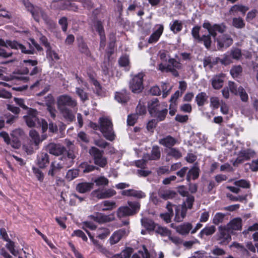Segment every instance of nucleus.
Wrapping results in <instances>:
<instances>
[{"label": "nucleus", "instance_id": "31", "mask_svg": "<svg viewBox=\"0 0 258 258\" xmlns=\"http://www.w3.org/2000/svg\"><path fill=\"white\" fill-rule=\"evenodd\" d=\"M62 168V167L58 161L52 162L50 166V169L48 172V174L53 177Z\"/></svg>", "mask_w": 258, "mask_h": 258}, {"label": "nucleus", "instance_id": "29", "mask_svg": "<svg viewBox=\"0 0 258 258\" xmlns=\"http://www.w3.org/2000/svg\"><path fill=\"white\" fill-rule=\"evenodd\" d=\"M126 231L124 229H120L115 232L110 238V242L111 244L117 243L125 235Z\"/></svg>", "mask_w": 258, "mask_h": 258}, {"label": "nucleus", "instance_id": "23", "mask_svg": "<svg viewBox=\"0 0 258 258\" xmlns=\"http://www.w3.org/2000/svg\"><path fill=\"white\" fill-rule=\"evenodd\" d=\"M77 41L79 51L87 56H90L91 55V52L83 37H80L78 38Z\"/></svg>", "mask_w": 258, "mask_h": 258}, {"label": "nucleus", "instance_id": "55", "mask_svg": "<svg viewBox=\"0 0 258 258\" xmlns=\"http://www.w3.org/2000/svg\"><path fill=\"white\" fill-rule=\"evenodd\" d=\"M212 57L208 56L204 58L203 60V66L205 68L211 69L215 64L214 61H212Z\"/></svg>", "mask_w": 258, "mask_h": 258}, {"label": "nucleus", "instance_id": "19", "mask_svg": "<svg viewBox=\"0 0 258 258\" xmlns=\"http://www.w3.org/2000/svg\"><path fill=\"white\" fill-rule=\"evenodd\" d=\"M242 226V219L237 217L230 220L225 227L232 233L234 231L241 230Z\"/></svg>", "mask_w": 258, "mask_h": 258}, {"label": "nucleus", "instance_id": "62", "mask_svg": "<svg viewBox=\"0 0 258 258\" xmlns=\"http://www.w3.org/2000/svg\"><path fill=\"white\" fill-rule=\"evenodd\" d=\"M58 24L61 26L62 30L66 32L68 29V19L66 17L61 18L58 21Z\"/></svg>", "mask_w": 258, "mask_h": 258}, {"label": "nucleus", "instance_id": "33", "mask_svg": "<svg viewBox=\"0 0 258 258\" xmlns=\"http://www.w3.org/2000/svg\"><path fill=\"white\" fill-rule=\"evenodd\" d=\"M163 31V26L162 25H159L158 28L149 37L148 42L149 43H153L157 42L160 36L162 35Z\"/></svg>", "mask_w": 258, "mask_h": 258}, {"label": "nucleus", "instance_id": "45", "mask_svg": "<svg viewBox=\"0 0 258 258\" xmlns=\"http://www.w3.org/2000/svg\"><path fill=\"white\" fill-rule=\"evenodd\" d=\"M154 231L156 233L161 235L162 236H169V235H171V232L169 229L158 224Z\"/></svg>", "mask_w": 258, "mask_h": 258}, {"label": "nucleus", "instance_id": "38", "mask_svg": "<svg viewBox=\"0 0 258 258\" xmlns=\"http://www.w3.org/2000/svg\"><path fill=\"white\" fill-rule=\"evenodd\" d=\"M199 168L196 166L191 168L187 173V181L189 182L191 178L194 180L197 179L199 176Z\"/></svg>", "mask_w": 258, "mask_h": 258}, {"label": "nucleus", "instance_id": "32", "mask_svg": "<svg viewBox=\"0 0 258 258\" xmlns=\"http://www.w3.org/2000/svg\"><path fill=\"white\" fill-rule=\"evenodd\" d=\"M176 195V192L171 189L161 190L159 191V197L165 200L173 199Z\"/></svg>", "mask_w": 258, "mask_h": 258}, {"label": "nucleus", "instance_id": "26", "mask_svg": "<svg viewBox=\"0 0 258 258\" xmlns=\"http://www.w3.org/2000/svg\"><path fill=\"white\" fill-rule=\"evenodd\" d=\"M114 98L118 102L121 104H125L130 99L128 94L125 90H122L120 92H116Z\"/></svg>", "mask_w": 258, "mask_h": 258}, {"label": "nucleus", "instance_id": "25", "mask_svg": "<svg viewBox=\"0 0 258 258\" xmlns=\"http://www.w3.org/2000/svg\"><path fill=\"white\" fill-rule=\"evenodd\" d=\"M161 157V152L158 146H154L151 152V154H148L144 156L146 159L149 160H158Z\"/></svg>", "mask_w": 258, "mask_h": 258}, {"label": "nucleus", "instance_id": "50", "mask_svg": "<svg viewBox=\"0 0 258 258\" xmlns=\"http://www.w3.org/2000/svg\"><path fill=\"white\" fill-rule=\"evenodd\" d=\"M216 59L224 65L229 64L233 62V59L228 52L225 54L222 58H217Z\"/></svg>", "mask_w": 258, "mask_h": 258}, {"label": "nucleus", "instance_id": "40", "mask_svg": "<svg viewBox=\"0 0 258 258\" xmlns=\"http://www.w3.org/2000/svg\"><path fill=\"white\" fill-rule=\"evenodd\" d=\"M249 9L248 7L241 5H235L233 6L229 10L230 14L232 13H236L238 12H241L243 14H245L246 12Z\"/></svg>", "mask_w": 258, "mask_h": 258}, {"label": "nucleus", "instance_id": "18", "mask_svg": "<svg viewBox=\"0 0 258 258\" xmlns=\"http://www.w3.org/2000/svg\"><path fill=\"white\" fill-rule=\"evenodd\" d=\"M255 152L251 149L242 150L239 152L238 157L235 160V163L239 164L244 160H248L254 157Z\"/></svg>", "mask_w": 258, "mask_h": 258}, {"label": "nucleus", "instance_id": "52", "mask_svg": "<svg viewBox=\"0 0 258 258\" xmlns=\"http://www.w3.org/2000/svg\"><path fill=\"white\" fill-rule=\"evenodd\" d=\"M225 216V214L222 213H216L213 219V223L215 225H218L220 223H222L224 221Z\"/></svg>", "mask_w": 258, "mask_h": 258}, {"label": "nucleus", "instance_id": "59", "mask_svg": "<svg viewBox=\"0 0 258 258\" xmlns=\"http://www.w3.org/2000/svg\"><path fill=\"white\" fill-rule=\"evenodd\" d=\"M7 241L8 243L6 244V247L9 250L12 254L16 255L18 252L15 249L14 242L10 239H9V240Z\"/></svg>", "mask_w": 258, "mask_h": 258}, {"label": "nucleus", "instance_id": "35", "mask_svg": "<svg viewBox=\"0 0 258 258\" xmlns=\"http://www.w3.org/2000/svg\"><path fill=\"white\" fill-rule=\"evenodd\" d=\"M186 212L187 210L186 207H183L181 209L176 208L174 220L177 222L182 221L186 216Z\"/></svg>", "mask_w": 258, "mask_h": 258}, {"label": "nucleus", "instance_id": "42", "mask_svg": "<svg viewBox=\"0 0 258 258\" xmlns=\"http://www.w3.org/2000/svg\"><path fill=\"white\" fill-rule=\"evenodd\" d=\"M170 29L174 34L179 32L182 29V23L178 20H174L170 24Z\"/></svg>", "mask_w": 258, "mask_h": 258}, {"label": "nucleus", "instance_id": "7", "mask_svg": "<svg viewBox=\"0 0 258 258\" xmlns=\"http://www.w3.org/2000/svg\"><path fill=\"white\" fill-rule=\"evenodd\" d=\"M89 153L92 157L94 164L100 167L104 168L107 164L106 157L103 156L104 151L100 150L95 147H92Z\"/></svg>", "mask_w": 258, "mask_h": 258}, {"label": "nucleus", "instance_id": "10", "mask_svg": "<svg viewBox=\"0 0 258 258\" xmlns=\"http://www.w3.org/2000/svg\"><path fill=\"white\" fill-rule=\"evenodd\" d=\"M38 112L36 109L29 108L27 115L23 118L26 124L30 127H37L40 124V119L38 117Z\"/></svg>", "mask_w": 258, "mask_h": 258}, {"label": "nucleus", "instance_id": "12", "mask_svg": "<svg viewBox=\"0 0 258 258\" xmlns=\"http://www.w3.org/2000/svg\"><path fill=\"white\" fill-rule=\"evenodd\" d=\"M230 232V231L225 226L219 227L216 236L217 240L220 244L226 245L228 243L231 239Z\"/></svg>", "mask_w": 258, "mask_h": 258}, {"label": "nucleus", "instance_id": "47", "mask_svg": "<svg viewBox=\"0 0 258 258\" xmlns=\"http://www.w3.org/2000/svg\"><path fill=\"white\" fill-rule=\"evenodd\" d=\"M232 24L234 27L237 29H242L245 27V22L240 17L233 18Z\"/></svg>", "mask_w": 258, "mask_h": 258}, {"label": "nucleus", "instance_id": "51", "mask_svg": "<svg viewBox=\"0 0 258 258\" xmlns=\"http://www.w3.org/2000/svg\"><path fill=\"white\" fill-rule=\"evenodd\" d=\"M234 184L236 186L243 188H248L250 186L249 182L245 179L236 180L234 182Z\"/></svg>", "mask_w": 258, "mask_h": 258}, {"label": "nucleus", "instance_id": "27", "mask_svg": "<svg viewBox=\"0 0 258 258\" xmlns=\"http://www.w3.org/2000/svg\"><path fill=\"white\" fill-rule=\"evenodd\" d=\"M192 228L191 223L186 222L176 227V231L179 234L185 235H187Z\"/></svg>", "mask_w": 258, "mask_h": 258}, {"label": "nucleus", "instance_id": "58", "mask_svg": "<svg viewBox=\"0 0 258 258\" xmlns=\"http://www.w3.org/2000/svg\"><path fill=\"white\" fill-rule=\"evenodd\" d=\"M238 95L240 97L241 100L243 102H246L248 100V95L244 88L241 86H239V91Z\"/></svg>", "mask_w": 258, "mask_h": 258}, {"label": "nucleus", "instance_id": "63", "mask_svg": "<svg viewBox=\"0 0 258 258\" xmlns=\"http://www.w3.org/2000/svg\"><path fill=\"white\" fill-rule=\"evenodd\" d=\"M195 201V198L192 195H189L186 197V201L184 203L185 207L188 209H191L192 207L193 203Z\"/></svg>", "mask_w": 258, "mask_h": 258}, {"label": "nucleus", "instance_id": "13", "mask_svg": "<svg viewBox=\"0 0 258 258\" xmlns=\"http://www.w3.org/2000/svg\"><path fill=\"white\" fill-rule=\"evenodd\" d=\"M216 41L217 43L218 49L227 48L230 47L233 42L231 36L228 34H224L216 37Z\"/></svg>", "mask_w": 258, "mask_h": 258}, {"label": "nucleus", "instance_id": "5", "mask_svg": "<svg viewBox=\"0 0 258 258\" xmlns=\"http://www.w3.org/2000/svg\"><path fill=\"white\" fill-rule=\"evenodd\" d=\"M30 42L28 43V48L26 46L18 43L17 41H14L13 43H11V46L15 47L16 49H20L22 53L33 54L35 53V48L38 51H41L42 50V47L35 41L34 39H30Z\"/></svg>", "mask_w": 258, "mask_h": 258}, {"label": "nucleus", "instance_id": "11", "mask_svg": "<svg viewBox=\"0 0 258 258\" xmlns=\"http://www.w3.org/2000/svg\"><path fill=\"white\" fill-rule=\"evenodd\" d=\"M145 75L143 73L135 75L130 81L129 87L132 91L135 93L141 92L143 88V79Z\"/></svg>", "mask_w": 258, "mask_h": 258}, {"label": "nucleus", "instance_id": "28", "mask_svg": "<svg viewBox=\"0 0 258 258\" xmlns=\"http://www.w3.org/2000/svg\"><path fill=\"white\" fill-rule=\"evenodd\" d=\"M29 137L31 138V142H32L35 147V150L38 149L39 144L42 142L40 136L38 133L34 130H31L29 132Z\"/></svg>", "mask_w": 258, "mask_h": 258}, {"label": "nucleus", "instance_id": "48", "mask_svg": "<svg viewBox=\"0 0 258 258\" xmlns=\"http://www.w3.org/2000/svg\"><path fill=\"white\" fill-rule=\"evenodd\" d=\"M76 93L82 101L85 102L89 100L88 94L83 89L77 87L76 88Z\"/></svg>", "mask_w": 258, "mask_h": 258}, {"label": "nucleus", "instance_id": "15", "mask_svg": "<svg viewBox=\"0 0 258 258\" xmlns=\"http://www.w3.org/2000/svg\"><path fill=\"white\" fill-rule=\"evenodd\" d=\"M26 7L28 8V10L30 11L33 17L37 22H39L40 18H42L44 21H46L48 17L46 13L40 8L36 7H34L31 4H28L27 5L25 3Z\"/></svg>", "mask_w": 258, "mask_h": 258}, {"label": "nucleus", "instance_id": "44", "mask_svg": "<svg viewBox=\"0 0 258 258\" xmlns=\"http://www.w3.org/2000/svg\"><path fill=\"white\" fill-rule=\"evenodd\" d=\"M228 53H230L232 59L237 60H240L242 57L241 50L237 47H232Z\"/></svg>", "mask_w": 258, "mask_h": 258}, {"label": "nucleus", "instance_id": "6", "mask_svg": "<svg viewBox=\"0 0 258 258\" xmlns=\"http://www.w3.org/2000/svg\"><path fill=\"white\" fill-rule=\"evenodd\" d=\"M56 103L57 109L69 107L73 108L78 105L77 100L68 94L58 96L56 98Z\"/></svg>", "mask_w": 258, "mask_h": 258}, {"label": "nucleus", "instance_id": "20", "mask_svg": "<svg viewBox=\"0 0 258 258\" xmlns=\"http://www.w3.org/2000/svg\"><path fill=\"white\" fill-rule=\"evenodd\" d=\"M62 119L70 123L73 122L75 120V115L72 110L69 108L58 109Z\"/></svg>", "mask_w": 258, "mask_h": 258}, {"label": "nucleus", "instance_id": "30", "mask_svg": "<svg viewBox=\"0 0 258 258\" xmlns=\"http://www.w3.org/2000/svg\"><path fill=\"white\" fill-rule=\"evenodd\" d=\"M224 76L223 75H217L212 79V85L215 89H219L223 85Z\"/></svg>", "mask_w": 258, "mask_h": 258}, {"label": "nucleus", "instance_id": "9", "mask_svg": "<svg viewBox=\"0 0 258 258\" xmlns=\"http://www.w3.org/2000/svg\"><path fill=\"white\" fill-rule=\"evenodd\" d=\"M78 155L77 151H75L71 148L67 151L66 155H63L58 159V161L63 168H67L73 166L75 163V159Z\"/></svg>", "mask_w": 258, "mask_h": 258}, {"label": "nucleus", "instance_id": "57", "mask_svg": "<svg viewBox=\"0 0 258 258\" xmlns=\"http://www.w3.org/2000/svg\"><path fill=\"white\" fill-rule=\"evenodd\" d=\"M94 182L98 186L107 185L109 182L108 179L104 176H101L96 178Z\"/></svg>", "mask_w": 258, "mask_h": 258}, {"label": "nucleus", "instance_id": "14", "mask_svg": "<svg viewBox=\"0 0 258 258\" xmlns=\"http://www.w3.org/2000/svg\"><path fill=\"white\" fill-rule=\"evenodd\" d=\"M116 191L111 188H102L93 190L91 195L94 198L98 199L109 198L116 194Z\"/></svg>", "mask_w": 258, "mask_h": 258}, {"label": "nucleus", "instance_id": "2", "mask_svg": "<svg viewBox=\"0 0 258 258\" xmlns=\"http://www.w3.org/2000/svg\"><path fill=\"white\" fill-rule=\"evenodd\" d=\"M148 109L151 116L156 118L158 121L164 120L168 112L167 108L163 107L157 98H153L148 102Z\"/></svg>", "mask_w": 258, "mask_h": 258}, {"label": "nucleus", "instance_id": "54", "mask_svg": "<svg viewBox=\"0 0 258 258\" xmlns=\"http://www.w3.org/2000/svg\"><path fill=\"white\" fill-rule=\"evenodd\" d=\"M227 87L232 93L235 95H238L239 87H238L234 82L229 81L228 83V86Z\"/></svg>", "mask_w": 258, "mask_h": 258}, {"label": "nucleus", "instance_id": "21", "mask_svg": "<svg viewBox=\"0 0 258 258\" xmlns=\"http://www.w3.org/2000/svg\"><path fill=\"white\" fill-rule=\"evenodd\" d=\"M121 195L126 197H132L137 199H141L146 197V194L142 190L129 189L121 191Z\"/></svg>", "mask_w": 258, "mask_h": 258}, {"label": "nucleus", "instance_id": "56", "mask_svg": "<svg viewBox=\"0 0 258 258\" xmlns=\"http://www.w3.org/2000/svg\"><path fill=\"white\" fill-rule=\"evenodd\" d=\"M81 167L84 168L83 172L84 173H88L91 172L92 171L95 170V169H98V167L93 165H89L87 163H84L81 165Z\"/></svg>", "mask_w": 258, "mask_h": 258}, {"label": "nucleus", "instance_id": "37", "mask_svg": "<svg viewBox=\"0 0 258 258\" xmlns=\"http://www.w3.org/2000/svg\"><path fill=\"white\" fill-rule=\"evenodd\" d=\"M142 225L148 230H155L157 224L152 220L147 218H143L141 220Z\"/></svg>", "mask_w": 258, "mask_h": 258}, {"label": "nucleus", "instance_id": "24", "mask_svg": "<svg viewBox=\"0 0 258 258\" xmlns=\"http://www.w3.org/2000/svg\"><path fill=\"white\" fill-rule=\"evenodd\" d=\"M177 140L172 136L168 135L159 140V143L168 149L172 148L176 143Z\"/></svg>", "mask_w": 258, "mask_h": 258}, {"label": "nucleus", "instance_id": "43", "mask_svg": "<svg viewBox=\"0 0 258 258\" xmlns=\"http://www.w3.org/2000/svg\"><path fill=\"white\" fill-rule=\"evenodd\" d=\"M167 155L172 157L175 159H179L182 157L181 152L175 148H171L166 150Z\"/></svg>", "mask_w": 258, "mask_h": 258}, {"label": "nucleus", "instance_id": "49", "mask_svg": "<svg viewBox=\"0 0 258 258\" xmlns=\"http://www.w3.org/2000/svg\"><path fill=\"white\" fill-rule=\"evenodd\" d=\"M79 174V170L77 169H72L68 171L66 178L69 181H71L77 178Z\"/></svg>", "mask_w": 258, "mask_h": 258}, {"label": "nucleus", "instance_id": "16", "mask_svg": "<svg viewBox=\"0 0 258 258\" xmlns=\"http://www.w3.org/2000/svg\"><path fill=\"white\" fill-rule=\"evenodd\" d=\"M46 150L50 154L58 156L62 155L66 151V149L59 144L51 143L46 146Z\"/></svg>", "mask_w": 258, "mask_h": 258}, {"label": "nucleus", "instance_id": "41", "mask_svg": "<svg viewBox=\"0 0 258 258\" xmlns=\"http://www.w3.org/2000/svg\"><path fill=\"white\" fill-rule=\"evenodd\" d=\"M208 98L205 92H201L196 96L195 100L199 106H202L207 101Z\"/></svg>", "mask_w": 258, "mask_h": 258}, {"label": "nucleus", "instance_id": "34", "mask_svg": "<svg viewBox=\"0 0 258 258\" xmlns=\"http://www.w3.org/2000/svg\"><path fill=\"white\" fill-rule=\"evenodd\" d=\"M93 183L89 182L80 183L77 185L76 190L80 193H85L93 188Z\"/></svg>", "mask_w": 258, "mask_h": 258}, {"label": "nucleus", "instance_id": "61", "mask_svg": "<svg viewBox=\"0 0 258 258\" xmlns=\"http://www.w3.org/2000/svg\"><path fill=\"white\" fill-rule=\"evenodd\" d=\"M226 196L227 198L232 201L242 202L243 201L246 200L247 197L246 195L244 196H239L238 197H235L231 194H227Z\"/></svg>", "mask_w": 258, "mask_h": 258}, {"label": "nucleus", "instance_id": "36", "mask_svg": "<svg viewBox=\"0 0 258 258\" xmlns=\"http://www.w3.org/2000/svg\"><path fill=\"white\" fill-rule=\"evenodd\" d=\"M216 229V227L214 225L207 226L200 231L198 235L201 238H202L204 235H212L215 232Z\"/></svg>", "mask_w": 258, "mask_h": 258}, {"label": "nucleus", "instance_id": "64", "mask_svg": "<svg viewBox=\"0 0 258 258\" xmlns=\"http://www.w3.org/2000/svg\"><path fill=\"white\" fill-rule=\"evenodd\" d=\"M201 29V27L199 26H195L191 30V34L192 37L198 41L201 38L200 36V30Z\"/></svg>", "mask_w": 258, "mask_h": 258}, {"label": "nucleus", "instance_id": "60", "mask_svg": "<svg viewBox=\"0 0 258 258\" xmlns=\"http://www.w3.org/2000/svg\"><path fill=\"white\" fill-rule=\"evenodd\" d=\"M177 190L179 194L183 197H186L189 195L187 188L184 185H180L178 186L177 187Z\"/></svg>", "mask_w": 258, "mask_h": 258}, {"label": "nucleus", "instance_id": "46", "mask_svg": "<svg viewBox=\"0 0 258 258\" xmlns=\"http://www.w3.org/2000/svg\"><path fill=\"white\" fill-rule=\"evenodd\" d=\"M104 206L105 208H103L101 210L103 211H110L116 208V203L113 201H104L102 202L100 206Z\"/></svg>", "mask_w": 258, "mask_h": 258}, {"label": "nucleus", "instance_id": "53", "mask_svg": "<svg viewBox=\"0 0 258 258\" xmlns=\"http://www.w3.org/2000/svg\"><path fill=\"white\" fill-rule=\"evenodd\" d=\"M242 71V67L240 65L232 67L230 70V74L233 78L238 76Z\"/></svg>", "mask_w": 258, "mask_h": 258}, {"label": "nucleus", "instance_id": "39", "mask_svg": "<svg viewBox=\"0 0 258 258\" xmlns=\"http://www.w3.org/2000/svg\"><path fill=\"white\" fill-rule=\"evenodd\" d=\"M47 97L49 99V102L48 103H47V110L49 112L50 116L54 119L56 117L57 110L54 106L50 104L51 103L53 102L54 99L51 95H48Z\"/></svg>", "mask_w": 258, "mask_h": 258}, {"label": "nucleus", "instance_id": "4", "mask_svg": "<svg viewBox=\"0 0 258 258\" xmlns=\"http://www.w3.org/2000/svg\"><path fill=\"white\" fill-rule=\"evenodd\" d=\"M99 130L103 136L108 140L113 141L115 138V134L113 130V124L110 119L106 117L99 118Z\"/></svg>", "mask_w": 258, "mask_h": 258}, {"label": "nucleus", "instance_id": "8", "mask_svg": "<svg viewBox=\"0 0 258 258\" xmlns=\"http://www.w3.org/2000/svg\"><path fill=\"white\" fill-rule=\"evenodd\" d=\"M182 68V64L174 58H169L168 60V64L165 66L163 64H159V70L162 72H170L173 76L178 77L179 74L177 70Z\"/></svg>", "mask_w": 258, "mask_h": 258}, {"label": "nucleus", "instance_id": "17", "mask_svg": "<svg viewBox=\"0 0 258 258\" xmlns=\"http://www.w3.org/2000/svg\"><path fill=\"white\" fill-rule=\"evenodd\" d=\"M91 219L100 224L105 223L112 221L115 218L113 215L110 214L106 215L101 213H95L93 215L90 216Z\"/></svg>", "mask_w": 258, "mask_h": 258}, {"label": "nucleus", "instance_id": "22", "mask_svg": "<svg viewBox=\"0 0 258 258\" xmlns=\"http://www.w3.org/2000/svg\"><path fill=\"white\" fill-rule=\"evenodd\" d=\"M37 164L40 168H45L49 163V156L47 153H40L37 155Z\"/></svg>", "mask_w": 258, "mask_h": 258}, {"label": "nucleus", "instance_id": "3", "mask_svg": "<svg viewBox=\"0 0 258 258\" xmlns=\"http://www.w3.org/2000/svg\"><path fill=\"white\" fill-rule=\"evenodd\" d=\"M128 206L119 207L117 210V216L119 218L133 216L139 212L141 208L140 203L138 201H127Z\"/></svg>", "mask_w": 258, "mask_h": 258}, {"label": "nucleus", "instance_id": "1", "mask_svg": "<svg viewBox=\"0 0 258 258\" xmlns=\"http://www.w3.org/2000/svg\"><path fill=\"white\" fill-rule=\"evenodd\" d=\"M203 27L207 29L209 34L204 35L198 40V42H203L205 46L209 49L210 48L212 43L211 37H213L216 41L217 32L223 33L226 30V26L224 23L215 24L212 25L209 21H205L203 24Z\"/></svg>", "mask_w": 258, "mask_h": 258}]
</instances>
